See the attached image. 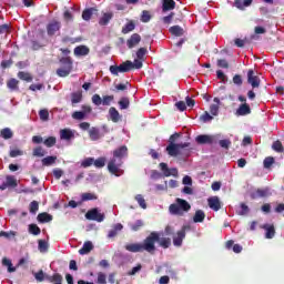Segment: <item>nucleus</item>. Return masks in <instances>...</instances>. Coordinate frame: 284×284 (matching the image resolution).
<instances>
[{
	"label": "nucleus",
	"instance_id": "f257e3e1",
	"mask_svg": "<svg viewBox=\"0 0 284 284\" xmlns=\"http://www.w3.org/2000/svg\"><path fill=\"white\" fill-rule=\"evenodd\" d=\"M156 243H159L160 247H163V250H168V247L172 245V240L170 237L161 239V235L153 231L144 239L143 243L126 244L124 250H126V252H132L133 254L139 252L154 254V252H156Z\"/></svg>",
	"mask_w": 284,
	"mask_h": 284
},
{
	"label": "nucleus",
	"instance_id": "f03ea898",
	"mask_svg": "<svg viewBox=\"0 0 284 284\" xmlns=\"http://www.w3.org/2000/svg\"><path fill=\"white\" fill-rule=\"evenodd\" d=\"M123 156H128V146L123 145L113 151V159L108 163V170L111 174L119 176V172H121L119 168L123 165V161L121 160Z\"/></svg>",
	"mask_w": 284,
	"mask_h": 284
},
{
	"label": "nucleus",
	"instance_id": "7ed1b4c3",
	"mask_svg": "<svg viewBox=\"0 0 284 284\" xmlns=\"http://www.w3.org/2000/svg\"><path fill=\"white\" fill-rule=\"evenodd\" d=\"M189 210H192V205H190L189 201L181 197H178L175 203L169 206L170 214H173L174 216H184L185 212Z\"/></svg>",
	"mask_w": 284,
	"mask_h": 284
},
{
	"label": "nucleus",
	"instance_id": "20e7f679",
	"mask_svg": "<svg viewBox=\"0 0 284 284\" xmlns=\"http://www.w3.org/2000/svg\"><path fill=\"white\" fill-rule=\"evenodd\" d=\"M190 148V142L184 143H169L166 146V153L169 156H181L183 154V150H187Z\"/></svg>",
	"mask_w": 284,
	"mask_h": 284
},
{
	"label": "nucleus",
	"instance_id": "39448f33",
	"mask_svg": "<svg viewBox=\"0 0 284 284\" xmlns=\"http://www.w3.org/2000/svg\"><path fill=\"white\" fill-rule=\"evenodd\" d=\"M60 63L64 65V68H60L57 70L58 77H69L70 72H72V58L63 57L60 59Z\"/></svg>",
	"mask_w": 284,
	"mask_h": 284
},
{
	"label": "nucleus",
	"instance_id": "423d86ee",
	"mask_svg": "<svg viewBox=\"0 0 284 284\" xmlns=\"http://www.w3.org/2000/svg\"><path fill=\"white\" fill-rule=\"evenodd\" d=\"M219 139H221V135L200 134L195 138V141L197 145H214V143H219Z\"/></svg>",
	"mask_w": 284,
	"mask_h": 284
},
{
	"label": "nucleus",
	"instance_id": "0eeeda50",
	"mask_svg": "<svg viewBox=\"0 0 284 284\" xmlns=\"http://www.w3.org/2000/svg\"><path fill=\"white\" fill-rule=\"evenodd\" d=\"M92 104L93 105H110L112 101H114V95H99L98 93L93 94L91 98Z\"/></svg>",
	"mask_w": 284,
	"mask_h": 284
},
{
	"label": "nucleus",
	"instance_id": "6e6552de",
	"mask_svg": "<svg viewBox=\"0 0 284 284\" xmlns=\"http://www.w3.org/2000/svg\"><path fill=\"white\" fill-rule=\"evenodd\" d=\"M132 70V61L126 60L120 65H111L110 72L111 74H114L115 77H119V72H130Z\"/></svg>",
	"mask_w": 284,
	"mask_h": 284
},
{
	"label": "nucleus",
	"instance_id": "1a4fd4ad",
	"mask_svg": "<svg viewBox=\"0 0 284 284\" xmlns=\"http://www.w3.org/2000/svg\"><path fill=\"white\" fill-rule=\"evenodd\" d=\"M85 219L88 221H97L98 223H103V221H105V214L99 213V209H92L85 213Z\"/></svg>",
	"mask_w": 284,
	"mask_h": 284
},
{
	"label": "nucleus",
	"instance_id": "9d476101",
	"mask_svg": "<svg viewBox=\"0 0 284 284\" xmlns=\"http://www.w3.org/2000/svg\"><path fill=\"white\" fill-rule=\"evenodd\" d=\"M159 168L163 174V176L170 178L174 176L175 179L179 176V169L178 168H168V163L161 162Z\"/></svg>",
	"mask_w": 284,
	"mask_h": 284
},
{
	"label": "nucleus",
	"instance_id": "9b49d317",
	"mask_svg": "<svg viewBox=\"0 0 284 284\" xmlns=\"http://www.w3.org/2000/svg\"><path fill=\"white\" fill-rule=\"evenodd\" d=\"M61 30V22L58 20H52L47 24V34L48 37H54L57 32Z\"/></svg>",
	"mask_w": 284,
	"mask_h": 284
},
{
	"label": "nucleus",
	"instance_id": "f8f14e48",
	"mask_svg": "<svg viewBox=\"0 0 284 284\" xmlns=\"http://www.w3.org/2000/svg\"><path fill=\"white\" fill-rule=\"evenodd\" d=\"M267 196H272V192H270V187L257 189L255 192L251 193V199H267Z\"/></svg>",
	"mask_w": 284,
	"mask_h": 284
},
{
	"label": "nucleus",
	"instance_id": "ddd939ff",
	"mask_svg": "<svg viewBox=\"0 0 284 284\" xmlns=\"http://www.w3.org/2000/svg\"><path fill=\"white\" fill-rule=\"evenodd\" d=\"M185 230H187V226H183L180 231H178L176 235L173 236V245H175V247H181L183 245Z\"/></svg>",
	"mask_w": 284,
	"mask_h": 284
},
{
	"label": "nucleus",
	"instance_id": "4468645a",
	"mask_svg": "<svg viewBox=\"0 0 284 284\" xmlns=\"http://www.w3.org/2000/svg\"><path fill=\"white\" fill-rule=\"evenodd\" d=\"M247 83H250L252 88H258V85H261V79L258 75H254V70L252 69L247 71Z\"/></svg>",
	"mask_w": 284,
	"mask_h": 284
},
{
	"label": "nucleus",
	"instance_id": "2eb2a0df",
	"mask_svg": "<svg viewBox=\"0 0 284 284\" xmlns=\"http://www.w3.org/2000/svg\"><path fill=\"white\" fill-rule=\"evenodd\" d=\"M139 43H141V34L139 33H133L130 39L126 40V45L130 50L135 48V45H139Z\"/></svg>",
	"mask_w": 284,
	"mask_h": 284
},
{
	"label": "nucleus",
	"instance_id": "dca6fc26",
	"mask_svg": "<svg viewBox=\"0 0 284 284\" xmlns=\"http://www.w3.org/2000/svg\"><path fill=\"white\" fill-rule=\"evenodd\" d=\"M262 230H265V239H273L276 236V229L274 227V224H263L261 225Z\"/></svg>",
	"mask_w": 284,
	"mask_h": 284
},
{
	"label": "nucleus",
	"instance_id": "f3484780",
	"mask_svg": "<svg viewBox=\"0 0 284 284\" xmlns=\"http://www.w3.org/2000/svg\"><path fill=\"white\" fill-rule=\"evenodd\" d=\"M235 114L236 116H247V114H252V108H250V104L243 103L237 108Z\"/></svg>",
	"mask_w": 284,
	"mask_h": 284
},
{
	"label": "nucleus",
	"instance_id": "a211bd4d",
	"mask_svg": "<svg viewBox=\"0 0 284 284\" xmlns=\"http://www.w3.org/2000/svg\"><path fill=\"white\" fill-rule=\"evenodd\" d=\"M209 207L213 210L214 212H219L221 210V200H219V196H213L207 200Z\"/></svg>",
	"mask_w": 284,
	"mask_h": 284
},
{
	"label": "nucleus",
	"instance_id": "6ab92c4d",
	"mask_svg": "<svg viewBox=\"0 0 284 284\" xmlns=\"http://www.w3.org/2000/svg\"><path fill=\"white\" fill-rule=\"evenodd\" d=\"M73 53L75 57H88V54H90V48L87 45H78L74 48Z\"/></svg>",
	"mask_w": 284,
	"mask_h": 284
},
{
	"label": "nucleus",
	"instance_id": "aec40b11",
	"mask_svg": "<svg viewBox=\"0 0 284 284\" xmlns=\"http://www.w3.org/2000/svg\"><path fill=\"white\" fill-rule=\"evenodd\" d=\"M45 281L53 284H63V275L60 273H55L53 275H47Z\"/></svg>",
	"mask_w": 284,
	"mask_h": 284
},
{
	"label": "nucleus",
	"instance_id": "412c9836",
	"mask_svg": "<svg viewBox=\"0 0 284 284\" xmlns=\"http://www.w3.org/2000/svg\"><path fill=\"white\" fill-rule=\"evenodd\" d=\"M176 8L174 0H162V12H170Z\"/></svg>",
	"mask_w": 284,
	"mask_h": 284
},
{
	"label": "nucleus",
	"instance_id": "4be33fe9",
	"mask_svg": "<svg viewBox=\"0 0 284 284\" xmlns=\"http://www.w3.org/2000/svg\"><path fill=\"white\" fill-rule=\"evenodd\" d=\"M93 14H99V9L97 8H89V9H85L83 12H82V19L83 21H90V19H92V16Z\"/></svg>",
	"mask_w": 284,
	"mask_h": 284
},
{
	"label": "nucleus",
	"instance_id": "5701e85b",
	"mask_svg": "<svg viewBox=\"0 0 284 284\" xmlns=\"http://www.w3.org/2000/svg\"><path fill=\"white\" fill-rule=\"evenodd\" d=\"M109 116H110L112 123H119L121 121V114L114 106H111L109 109Z\"/></svg>",
	"mask_w": 284,
	"mask_h": 284
},
{
	"label": "nucleus",
	"instance_id": "b1692460",
	"mask_svg": "<svg viewBox=\"0 0 284 284\" xmlns=\"http://www.w3.org/2000/svg\"><path fill=\"white\" fill-rule=\"evenodd\" d=\"M102 136L103 134H101V131L99 130V128L92 126L89 130V138L91 139V141H99V139H101Z\"/></svg>",
	"mask_w": 284,
	"mask_h": 284
},
{
	"label": "nucleus",
	"instance_id": "393cba45",
	"mask_svg": "<svg viewBox=\"0 0 284 284\" xmlns=\"http://www.w3.org/2000/svg\"><path fill=\"white\" fill-rule=\"evenodd\" d=\"M91 250H94V245L92 244V242L87 241L84 242L83 246L79 250V254H81V256L90 254Z\"/></svg>",
	"mask_w": 284,
	"mask_h": 284
},
{
	"label": "nucleus",
	"instance_id": "a878e982",
	"mask_svg": "<svg viewBox=\"0 0 284 284\" xmlns=\"http://www.w3.org/2000/svg\"><path fill=\"white\" fill-rule=\"evenodd\" d=\"M60 139L63 141H70V139H74V133L70 129H62L60 131Z\"/></svg>",
	"mask_w": 284,
	"mask_h": 284
},
{
	"label": "nucleus",
	"instance_id": "bb28decb",
	"mask_svg": "<svg viewBox=\"0 0 284 284\" xmlns=\"http://www.w3.org/2000/svg\"><path fill=\"white\" fill-rule=\"evenodd\" d=\"M113 17H114V13H112V12L103 13L102 17L99 20V24L100 26H108V23H110V21H112Z\"/></svg>",
	"mask_w": 284,
	"mask_h": 284
},
{
	"label": "nucleus",
	"instance_id": "cd10ccee",
	"mask_svg": "<svg viewBox=\"0 0 284 284\" xmlns=\"http://www.w3.org/2000/svg\"><path fill=\"white\" fill-rule=\"evenodd\" d=\"M169 32L173 36V37H183V34H185V31L183 30V28L181 26H173L169 29Z\"/></svg>",
	"mask_w": 284,
	"mask_h": 284
},
{
	"label": "nucleus",
	"instance_id": "c85d7f7f",
	"mask_svg": "<svg viewBox=\"0 0 284 284\" xmlns=\"http://www.w3.org/2000/svg\"><path fill=\"white\" fill-rule=\"evenodd\" d=\"M214 103L215 104H211L210 106V113L213 116H219V105H221V100L219 98H214Z\"/></svg>",
	"mask_w": 284,
	"mask_h": 284
},
{
	"label": "nucleus",
	"instance_id": "c756f323",
	"mask_svg": "<svg viewBox=\"0 0 284 284\" xmlns=\"http://www.w3.org/2000/svg\"><path fill=\"white\" fill-rule=\"evenodd\" d=\"M121 230H123V224L121 223L115 224L113 229L109 231V234H108L109 239H114V236H118Z\"/></svg>",
	"mask_w": 284,
	"mask_h": 284
},
{
	"label": "nucleus",
	"instance_id": "7c9ffc66",
	"mask_svg": "<svg viewBox=\"0 0 284 284\" xmlns=\"http://www.w3.org/2000/svg\"><path fill=\"white\" fill-rule=\"evenodd\" d=\"M57 163V156L55 155H49L44 159H42V165L44 168H50V165H54Z\"/></svg>",
	"mask_w": 284,
	"mask_h": 284
},
{
	"label": "nucleus",
	"instance_id": "2f4dec72",
	"mask_svg": "<svg viewBox=\"0 0 284 284\" xmlns=\"http://www.w3.org/2000/svg\"><path fill=\"white\" fill-rule=\"evenodd\" d=\"M205 221V212L197 210L193 216L194 223H203Z\"/></svg>",
	"mask_w": 284,
	"mask_h": 284
},
{
	"label": "nucleus",
	"instance_id": "473e14b6",
	"mask_svg": "<svg viewBox=\"0 0 284 284\" xmlns=\"http://www.w3.org/2000/svg\"><path fill=\"white\" fill-rule=\"evenodd\" d=\"M135 28L136 24L131 20L122 28V34H130V32H133Z\"/></svg>",
	"mask_w": 284,
	"mask_h": 284
},
{
	"label": "nucleus",
	"instance_id": "72a5a7b5",
	"mask_svg": "<svg viewBox=\"0 0 284 284\" xmlns=\"http://www.w3.org/2000/svg\"><path fill=\"white\" fill-rule=\"evenodd\" d=\"M7 88H9V90H11L12 92L19 90V80L11 78L7 82Z\"/></svg>",
	"mask_w": 284,
	"mask_h": 284
},
{
	"label": "nucleus",
	"instance_id": "f704fd0d",
	"mask_svg": "<svg viewBox=\"0 0 284 284\" xmlns=\"http://www.w3.org/2000/svg\"><path fill=\"white\" fill-rule=\"evenodd\" d=\"M0 136L8 141V139H12V136H14V133L10 128H4L0 131Z\"/></svg>",
	"mask_w": 284,
	"mask_h": 284
},
{
	"label": "nucleus",
	"instance_id": "c9c22d12",
	"mask_svg": "<svg viewBox=\"0 0 284 284\" xmlns=\"http://www.w3.org/2000/svg\"><path fill=\"white\" fill-rule=\"evenodd\" d=\"M2 265L4 267H8L9 274H12V272H17V267L12 266V261H10L8 257L2 258Z\"/></svg>",
	"mask_w": 284,
	"mask_h": 284
},
{
	"label": "nucleus",
	"instance_id": "e433bc0d",
	"mask_svg": "<svg viewBox=\"0 0 284 284\" xmlns=\"http://www.w3.org/2000/svg\"><path fill=\"white\" fill-rule=\"evenodd\" d=\"M38 221L39 223H50V221H52V215L50 213H40L38 215Z\"/></svg>",
	"mask_w": 284,
	"mask_h": 284
},
{
	"label": "nucleus",
	"instance_id": "4c0bfd02",
	"mask_svg": "<svg viewBox=\"0 0 284 284\" xmlns=\"http://www.w3.org/2000/svg\"><path fill=\"white\" fill-rule=\"evenodd\" d=\"M29 234H33V236H39V234H41V229L37 224H30Z\"/></svg>",
	"mask_w": 284,
	"mask_h": 284
},
{
	"label": "nucleus",
	"instance_id": "58836bf2",
	"mask_svg": "<svg viewBox=\"0 0 284 284\" xmlns=\"http://www.w3.org/2000/svg\"><path fill=\"white\" fill-rule=\"evenodd\" d=\"M18 78L21 79V81H27L28 83L32 82V75L28 72L20 71L18 73Z\"/></svg>",
	"mask_w": 284,
	"mask_h": 284
},
{
	"label": "nucleus",
	"instance_id": "ea45409f",
	"mask_svg": "<svg viewBox=\"0 0 284 284\" xmlns=\"http://www.w3.org/2000/svg\"><path fill=\"white\" fill-rule=\"evenodd\" d=\"M45 148H54L57 145V138L49 136L43 141Z\"/></svg>",
	"mask_w": 284,
	"mask_h": 284
},
{
	"label": "nucleus",
	"instance_id": "a19ab883",
	"mask_svg": "<svg viewBox=\"0 0 284 284\" xmlns=\"http://www.w3.org/2000/svg\"><path fill=\"white\" fill-rule=\"evenodd\" d=\"M135 201L139 203L142 210H148V204L145 203V199L143 197V195L141 194L135 195Z\"/></svg>",
	"mask_w": 284,
	"mask_h": 284
},
{
	"label": "nucleus",
	"instance_id": "79ce46f5",
	"mask_svg": "<svg viewBox=\"0 0 284 284\" xmlns=\"http://www.w3.org/2000/svg\"><path fill=\"white\" fill-rule=\"evenodd\" d=\"M120 110H128L130 108V99L122 98L119 102Z\"/></svg>",
	"mask_w": 284,
	"mask_h": 284
},
{
	"label": "nucleus",
	"instance_id": "37998d69",
	"mask_svg": "<svg viewBox=\"0 0 284 284\" xmlns=\"http://www.w3.org/2000/svg\"><path fill=\"white\" fill-rule=\"evenodd\" d=\"M152 19V14H150V11L143 10L141 14V21L142 23H150V20Z\"/></svg>",
	"mask_w": 284,
	"mask_h": 284
},
{
	"label": "nucleus",
	"instance_id": "c03bdc74",
	"mask_svg": "<svg viewBox=\"0 0 284 284\" xmlns=\"http://www.w3.org/2000/svg\"><path fill=\"white\" fill-rule=\"evenodd\" d=\"M272 148H273V150L275 152H278V153H283L284 152L283 143L281 141H278V140L273 142Z\"/></svg>",
	"mask_w": 284,
	"mask_h": 284
},
{
	"label": "nucleus",
	"instance_id": "a18cd8bd",
	"mask_svg": "<svg viewBox=\"0 0 284 284\" xmlns=\"http://www.w3.org/2000/svg\"><path fill=\"white\" fill-rule=\"evenodd\" d=\"M39 116L41 121H49L50 112L48 111V109H42L39 111Z\"/></svg>",
	"mask_w": 284,
	"mask_h": 284
},
{
	"label": "nucleus",
	"instance_id": "49530a36",
	"mask_svg": "<svg viewBox=\"0 0 284 284\" xmlns=\"http://www.w3.org/2000/svg\"><path fill=\"white\" fill-rule=\"evenodd\" d=\"M48 247H49V245H48V243L45 242V240H39L38 241V250L40 251V252H48Z\"/></svg>",
	"mask_w": 284,
	"mask_h": 284
},
{
	"label": "nucleus",
	"instance_id": "de8ad7c7",
	"mask_svg": "<svg viewBox=\"0 0 284 284\" xmlns=\"http://www.w3.org/2000/svg\"><path fill=\"white\" fill-rule=\"evenodd\" d=\"M83 99V94L75 92L71 94V103H81V100Z\"/></svg>",
	"mask_w": 284,
	"mask_h": 284
},
{
	"label": "nucleus",
	"instance_id": "09e8293b",
	"mask_svg": "<svg viewBox=\"0 0 284 284\" xmlns=\"http://www.w3.org/2000/svg\"><path fill=\"white\" fill-rule=\"evenodd\" d=\"M81 199L82 201H97L98 196L94 193H83Z\"/></svg>",
	"mask_w": 284,
	"mask_h": 284
},
{
	"label": "nucleus",
	"instance_id": "8fccbe9b",
	"mask_svg": "<svg viewBox=\"0 0 284 284\" xmlns=\"http://www.w3.org/2000/svg\"><path fill=\"white\" fill-rule=\"evenodd\" d=\"M214 119V116H212L207 111H205L201 116H200V121H202L203 123H210V121H212Z\"/></svg>",
	"mask_w": 284,
	"mask_h": 284
},
{
	"label": "nucleus",
	"instance_id": "3c124183",
	"mask_svg": "<svg viewBox=\"0 0 284 284\" xmlns=\"http://www.w3.org/2000/svg\"><path fill=\"white\" fill-rule=\"evenodd\" d=\"M144 223L142 222V220H136L135 223L131 224V230L133 232H139V230H141V227H143Z\"/></svg>",
	"mask_w": 284,
	"mask_h": 284
},
{
	"label": "nucleus",
	"instance_id": "603ef678",
	"mask_svg": "<svg viewBox=\"0 0 284 284\" xmlns=\"http://www.w3.org/2000/svg\"><path fill=\"white\" fill-rule=\"evenodd\" d=\"M72 119H75L77 121H83V119H85V112L75 111L72 113Z\"/></svg>",
	"mask_w": 284,
	"mask_h": 284
},
{
	"label": "nucleus",
	"instance_id": "864d4df0",
	"mask_svg": "<svg viewBox=\"0 0 284 284\" xmlns=\"http://www.w3.org/2000/svg\"><path fill=\"white\" fill-rule=\"evenodd\" d=\"M45 273H43V270H40L38 273L34 274V278L36 281H38V283H43V281H45Z\"/></svg>",
	"mask_w": 284,
	"mask_h": 284
},
{
	"label": "nucleus",
	"instance_id": "5fc2aeb1",
	"mask_svg": "<svg viewBox=\"0 0 284 284\" xmlns=\"http://www.w3.org/2000/svg\"><path fill=\"white\" fill-rule=\"evenodd\" d=\"M29 211L31 214H37L39 212V202L32 201L29 205Z\"/></svg>",
	"mask_w": 284,
	"mask_h": 284
},
{
	"label": "nucleus",
	"instance_id": "6e6d98bb",
	"mask_svg": "<svg viewBox=\"0 0 284 284\" xmlns=\"http://www.w3.org/2000/svg\"><path fill=\"white\" fill-rule=\"evenodd\" d=\"M93 165L99 169L105 168V158H99L97 160H93Z\"/></svg>",
	"mask_w": 284,
	"mask_h": 284
},
{
	"label": "nucleus",
	"instance_id": "4d7b16f0",
	"mask_svg": "<svg viewBox=\"0 0 284 284\" xmlns=\"http://www.w3.org/2000/svg\"><path fill=\"white\" fill-rule=\"evenodd\" d=\"M219 145L224 150H230V146L232 145V141H230L229 139L220 140Z\"/></svg>",
	"mask_w": 284,
	"mask_h": 284
},
{
	"label": "nucleus",
	"instance_id": "13d9d810",
	"mask_svg": "<svg viewBox=\"0 0 284 284\" xmlns=\"http://www.w3.org/2000/svg\"><path fill=\"white\" fill-rule=\"evenodd\" d=\"M145 54H148V49H145V48H140V49L136 51V58H138L140 61H143Z\"/></svg>",
	"mask_w": 284,
	"mask_h": 284
},
{
	"label": "nucleus",
	"instance_id": "bf43d9fd",
	"mask_svg": "<svg viewBox=\"0 0 284 284\" xmlns=\"http://www.w3.org/2000/svg\"><path fill=\"white\" fill-rule=\"evenodd\" d=\"M9 156L11 159H17V156H23V151H21L19 149H13L10 151Z\"/></svg>",
	"mask_w": 284,
	"mask_h": 284
},
{
	"label": "nucleus",
	"instance_id": "052dcab7",
	"mask_svg": "<svg viewBox=\"0 0 284 284\" xmlns=\"http://www.w3.org/2000/svg\"><path fill=\"white\" fill-rule=\"evenodd\" d=\"M108 276L105 275V273H98V281L97 283L98 284H108V281H106Z\"/></svg>",
	"mask_w": 284,
	"mask_h": 284
},
{
	"label": "nucleus",
	"instance_id": "680f3d73",
	"mask_svg": "<svg viewBox=\"0 0 284 284\" xmlns=\"http://www.w3.org/2000/svg\"><path fill=\"white\" fill-rule=\"evenodd\" d=\"M33 156H45V150L42 146L33 149Z\"/></svg>",
	"mask_w": 284,
	"mask_h": 284
},
{
	"label": "nucleus",
	"instance_id": "e2e57ef3",
	"mask_svg": "<svg viewBox=\"0 0 284 284\" xmlns=\"http://www.w3.org/2000/svg\"><path fill=\"white\" fill-rule=\"evenodd\" d=\"M175 13L171 12L170 16L163 17L162 18V22L164 23V26H170V23H172V20L174 19Z\"/></svg>",
	"mask_w": 284,
	"mask_h": 284
},
{
	"label": "nucleus",
	"instance_id": "0e129e2a",
	"mask_svg": "<svg viewBox=\"0 0 284 284\" xmlns=\"http://www.w3.org/2000/svg\"><path fill=\"white\" fill-rule=\"evenodd\" d=\"M82 168H90L91 165H94V158H87L81 163Z\"/></svg>",
	"mask_w": 284,
	"mask_h": 284
},
{
	"label": "nucleus",
	"instance_id": "69168bd1",
	"mask_svg": "<svg viewBox=\"0 0 284 284\" xmlns=\"http://www.w3.org/2000/svg\"><path fill=\"white\" fill-rule=\"evenodd\" d=\"M263 163H264V168L266 170H268V168H272V165H274V158L267 156V158L264 159Z\"/></svg>",
	"mask_w": 284,
	"mask_h": 284
},
{
	"label": "nucleus",
	"instance_id": "338daca9",
	"mask_svg": "<svg viewBox=\"0 0 284 284\" xmlns=\"http://www.w3.org/2000/svg\"><path fill=\"white\" fill-rule=\"evenodd\" d=\"M250 213V206L245 203H241V211L239 212L240 216H245V214Z\"/></svg>",
	"mask_w": 284,
	"mask_h": 284
},
{
	"label": "nucleus",
	"instance_id": "774afa93",
	"mask_svg": "<svg viewBox=\"0 0 284 284\" xmlns=\"http://www.w3.org/2000/svg\"><path fill=\"white\" fill-rule=\"evenodd\" d=\"M7 185L9 187H17V180L12 176H7Z\"/></svg>",
	"mask_w": 284,
	"mask_h": 284
}]
</instances>
